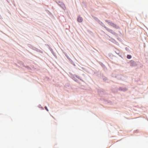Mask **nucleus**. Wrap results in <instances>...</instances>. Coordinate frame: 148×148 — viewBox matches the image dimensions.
<instances>
[{"label":"nucleus","instance_id":"f257e3e1","mask_svg":"<svg viewBox=\"0 0 148 148\" xmlns=\"http://www.w3.org/2000/svg\"><path fill=\"white\" fill-rule=\"evenodd\" d=\"M107 22H108L109 24L111 26H112L113 27H115L116 29H118L119 28V26H118L114 24L111 22H108V21H106Z\"/></svg>","mask_w":148,"mask_h":148},{"label":"nucleus","instance_id":"f03ea898","mask_svg":"<svg viewBox=\"0 0 148 148\" xmlns=\"http://www.w3.org/2000/svg\"><path fill=\"white\" fill-rule=\"evenodd\" d=\"M130 66H134L137 65V64L133 60L130 61Z\"/></svg>","mask_w":148,"mask_h":148},{"label":"nucleus","instance_id":"7ed1b4c3","mask_svg":"<svg viewBox=\"0 0 148 148\" xmlns=\"http://www.w3.org/2000/svg\"><path fill=\"white\" fill-rule=\"evenodd\" d=\"M77 21L79 22H81L83 21V19L80 16H78L77 19Z\"/></svg>","mask_w":148,"mask_h":148},{"label":"nucleus","instance_id":"20e7f679","mask_svg":"<svg viewBox=\"0 0 148 148\" xmlns=\"http://www.w3.org/2000/svg\"><path fill=\"white\" fill-rule=\"evenodd\" d=\"M105 27L106 29L109 32L111 33H112V34H113L114 33V32H113V31L112 30L110 29H108V28H107V27Z\"/></svg>","mask_w":148,"mask_h":148},{"label":"nucleus","instance_id":"39448f33","mask_svg":"<svg viewBox=\"0 0 148 148\" xmlns=\"http://www.w3.org/2000/svg\"><path fill=\"white\" fill-rule=\"evenodd\" d=\"M127 57L128 59H130L131 58L132 56L130 55H127Z\"/></svg>","mask_w":148,"mask_h":148},{"label":"nucleus","instance_id":"423d86ee","mask_svg":"<svg viewBox=\"0 0 148 148\" xmlns=\"http://www.w3.org/2000/svg\"><path fill=\"white\" fill-rule=\"evenodd\" d=\"M45 109H46V110L47 111H48L49 110H48V109H47V107H46V106H45Z\"/></svg>","mask_w":148,"mask_h":148}]
</instances>
